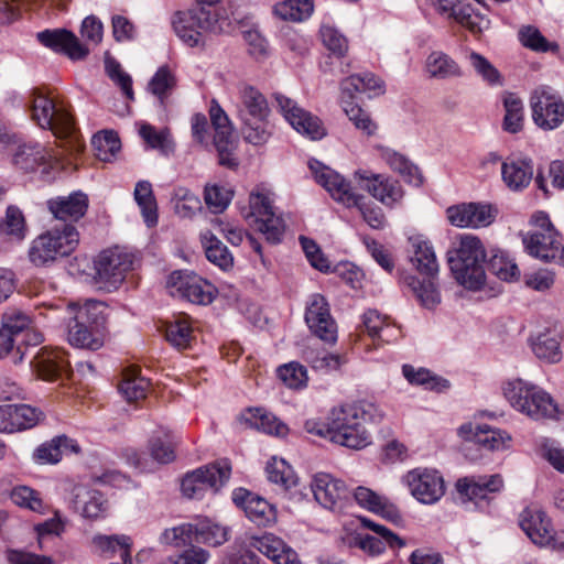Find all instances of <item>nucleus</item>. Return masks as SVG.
<instances>
[{
	"label": "nucleus",
	"mask_w": 564,
	"mask_h": 564,
	"mask_svg": "<svg viewBox=\"0 0 564 564\" xmlns=\"http://www.w3.org/2000/svg\"><path fill=\"white\" fill-rule=\"evenodd\" d=\"M382 419L383 412L377 404L362 400L333 408L325 421L307 420L304 429L310 434L358 451L372 442L366 424L377 423Z\"/></svg>",
	"instance_id": "nucleus-1"
},
{
	"label": "nucleus",
	"mask_w": 564,
	"mask_h": 564,
	"mask_svg": "<svg viewBox=\"0 0 564 564\" xmlns=\"http://www.w3.org/2000/svg\"><path fill=\"white\" fill-rule=\"evenodd\" d=\"M315 181L322 185L330 196L347 207H357L364 220L373 229H382L386 217L382 209L368 200L365 196L352 192L350 184L336 171L317 160L308 162Z\"/></svg>",
	"instance_id": "nucleus-2"
},
{
	"label": "nucleus",
	"mask_w": 564,
	"mask_h": 564,
	"mask_svg": "<svg viewBox=\"0 0 564 564\" xmlns=\"http://www.w3.org/2000/svg\"><path fill=\"white\" fill-rule=\"evenodd\" d=\"M236 109L243 123L246 141L254 145L265 143L272 132L268 121L270 108L264 95L258 88L241 83L237 86Z\"/></svg>",
	"instance_id": "nucleus-3"
},
{
	"label": "nucleus",
	"mask_w": 564,
	"mask_h": 564,
	"mask_svg": "<svg viewBox=\"0 0 564 564\" xmlns=\"http://www.w3.org/2000/svg\"><path fill=\"white\" fill-rule=\"evenodd\" d=\"M79 232L72 224L53 226L29 245L28 260L35 268H48L69 257L78 247Z\"/></svg>",
	"instance_id": "nucleus-4"
},
{
	"label": "nucleus",
	"mask_w": 564,
	"mask_h": 564,
	"mask_svg": "<svg viewBox=\"0 0 564 564\" xmlns=\"http://www.w3.org/2000/svg\"><path fill=\"white\" fill-rule=\"evenodd\" d=\"M486 251L480 239L465 234L449 252L448 263L456 281L468 290H479L486 282Z\"/></svg>",
	"instance_id": "nucleus-5"
},
{
	"label": "nucleus",
	"mask_w": 564,
	"mask_h": 564,
	"mask_svg": "<svg viewBox=\"0 0 564 564\" xmlns=\"http://www.w3.org/2000/svg\"><path fill=\"white\" fill-rule=\"evenodd\" d=\"M43 341V335L32 328L31 317L19 308H8L1 318L0 358L11 356L13 362L23 360L28 345Z\"/></svg>",
	"instance_id": "nucleus-6"
},
{
	"label": "nucleus",
	"mask_w": 564,
	"mask_h": 564,
	"mask_svg": "<svg viewBox=\"0 0 564 564\" xmlns=\"http://www.w3.org/2000/svg\"><path fill=\"white\" fill-rule=\"evenodd\" d=\"M503 395L516 411L533 420L553 419L557 414V405L550 393L523 379L506 382Z\"/></svg>",
	"instance_id": "nucleus-7"
},
{
	"label": "nucleus",
	"mask_w": 564,
	"mask_h": 564,
	"mask_svg": "<svg viewBox=\"0 0 564 564\" xmlns=\"http://www.w3.org/2000/svg\"><path fill=\"white\" fill-rule=\"evenodd\" d=\"M74 316L67 325V340L72 346L97 350L104 345L98 326L104 323V305L97 301H87L84 305L69 304Z\"/></svg>",
	"instance_id": "nucleus-8"
},
{
	"label": "nucleus",
	"mask_w": 564,
	"mask_h": 564,
	"mask_svg": "<svg viewBox=\"0 0 564 564\" xmlns=\"http://www.w3.org/2000/svg\"><path fill=\"white\" fill-rule=\"evenodd\" d=\"M135 258L124 248L113 247L101 251L94 260V281L100 290H117L133 270Z\"/></svg>",
	"instance_id": "nucleus-9"
},
{
	"label": "nucleus",
	"mask_w": 564,
	"mask_h": 564,
	"mask_svg": "<svg viewBox=\"0 0 564 564\" xmlns=\"http://www.w3.org/2000/svg\"><path fill=\"white\" fill-rule=\"evenodd\" d=\"M533 224L535 229L523 237V245L529 254L543 261L564 262V247L549 216L539 213L533 216Z\"/></svg>",
	"instance_id": "nucleus-10"
},
{
	"label": "nucleus",
	"mask_w": 564,
	"mask_h": 564,
	"mask_svg": "<svg viewBox=\"0 0 564 564\" xmlns=\"http://www.w3.org/2000/svg\"><path fill=\"white\" fill-rule=\"evenodd\" d=\"M32 96V119L41 128L52 130L59 137L70 133L73 118L63 104L56 102L41 89H35Z\"/></svg>",
	"instance_id": "nucleus-11"
},
{
	"label": "nucleus",
	"mask_w": 564,
	"mask_h": 564,
	"mask_svg": "<svg viewBox=\"0 0 564 564\" xmlns=\"http://www.w3.org/2000/svg\"><path fill=\"white\" fill-rule=\"evenodd\" d=\"M173 31L177 37L189 47L205 44L203 31H216L217 20L205 8L195 10H178L171 18Z\"/></svg>",
	"instance_id": "nucleus-12"
},
{
	"label": "nucleus",
	"mask_w": 564,
	"mask_h": 564,
	"mask_svg": "<svg viewBox=\"0 0 564 564\" xmlns=\"http://www.w3.org/2000/svg\"><path fill=\"white\" fill-rule=\"evenodd\" d=\"M231 466L226 459L199 467L185 475L182 492L187 498H202L208 489L218 491L229 479Z\"/></svg>",
	"instance_id": "nucleus-13"
},
{
	"label": "nucleus",
	"mask_w": 564,
	"mask_h": 564,
	"mask_svg": "<svg viewBox=\"0 0 564 564\" xmlns=\"http://www.w3.org/2000/svg\"><path fill=\"white\" fill-rule=\"evenodd\" d=\"M166 288L172 296L198 305L210 304L216 295V289L213 284L189 271L172 272L167 279Z\"/></svg>",
	"instance_id": "nucleus-14"
},
{
	"label": "nucleus",
	"mask_w": 564,
	"mask_h": 564,
	"mask_svg": "<svg viewBox=\"0 0 564 564\" xmlns=\"http://www.w3.org/2000/svg\"><path fill=\"white\" fill-rule=\"evenodd\" d=\"M519 524L534 544L552 549L564 547V541L558 540L551 518L541 507H525L519 516Z\"/></svg>",
	"instance_id": "nucleus-15"
},
{
	"label": "nucleus",
	"mask_w": 564,
	"mask_h": 564,
	"mask_svg": "<svg viewBox=\"0 0 564 564\" xmlns=\"http://www.w3.org/2000/svg\"><path fill=\"white\" fill-rule=\"evenodd\" d=\"M534 123L542 130L558 128L564 121V100L550 88H536L530 97Z\"/></svg>",
	"instance_id": "nucleus-16"
},
{
	"label": "nucleus",
	"mask_w": 564,
	"mask_h": 564,
	"mask_svg": "<svg viewBox=\"0 0 564 564\" xmlns=\"http://www.w3.org/2000/svg\"><path fill=\"white\" fill-rule=\"evenodd\" d=\"M403 484L421 503L433 505L445 494L442 475L430 468H414L403 476Z\"/></svg>",
	"instance_id": "nucleus-17"
},
{
	"label": "nucleus",
	"mask_w": 564,
	"mask_h": 564,
	"mask_svg": "<svg viewBox=\"0 0 564 564\" xmlns=\"http://www.w3.org/2000/svg\"><path fill=\"white\" fill-rule=\"evenodd\" d=\"M355 178L361 189L387 207H393L403 198V189L398 181L366 170L355 172Z\"/></svg>",
	"instance_id": "nucleus-18"
},
{
	"label": "nucleus",
	"mask_w": 564,
	"mask_h": 564,
	"mask_svg": "<svg viewBox=\"0 0 564 564\" xmlns=\"http://www.w3.org/2000/svg\"><path fill=\"white\" fill-rule=\"evenodd\" d=\"M498 209L488 203H462L446 209L448 221L459 228H481L491 225Z\"/></svg>",
	"instance_id": "nucleus-19"
},
{
	"label": "nucleus",
	"mask_w": 564,
	"mask_h": 564,
	"mask_svg": "<svg viewBox=\"0 0 564 564\" xmlns=\"http://www.w3.org/2000/svg\"><path fill=\"white\" fill-rule=\"evenodd\" d=\"M432 6L438 14L454 20L474 35H479L489 28V20L463 0H432Z\"/></svg>",
	"instance_id": "nucleus-20"
},
{
	"label": "nucleus",
	"mask_w": 564,
	"mask_h": 564,
	"mask_svg": "<svg viewBox=\"0 0 564 564\" xmlns=\"http://www.w3.org/2000/svg\"><path fill=\"white\" fill-rule=\"evenodd\" d=\"M280 112L285 120L301 134L319 140L325 135L321 120L301 108L296 101L281 94L274 95Z\"/></svg>",
	"instance_id": "nucleus-21"
},
{
	"label": "nucleus",
	"mask_w": 564,
	"mask_h": 564,
	"mask_svg": "<svg viewBox=\"0 0 564 564\" xmlns=\"http://www.w3.org/2000/svg\"><path fill=\"white\" fill-rule=\"evenodd\" d=\"M305 322L319 339L334 344L337 339V325L329 312L324 296L314 294L305 312Z\"/></svg>",
	"instance_id": "nucleus-22"
},
{
	"label": "nucleus",
	"mask_w": 564,
	"mask_h": 564,
	"mask_svg": "<svg viewBox=\"0 0 564 564\" xmlns=\"http://www.w3.org/2000/svg\"><path fill=\"white\" fill-rule=\"evenodd\" d=\"M458 435L469 442H474L488 451H505L511 445V435L500 429L487 424L471 422L459 426Z\"/></svg>",
	"instance_id": "nucleus-23"
},
{
	"label": "nucleus",
	"mask_w": 564,
	"mask_h": 564,
	"mask_svg": "<svg viewBox=\"0 0 564 564\" xmlns=\"http://www.w3.org/2000/svg\"><path fill=\"white\" fill-rule=\"evenodd\" d=\"M209 115L215 129L214 144L218 152L219 163L231 167L236 165V162L231 156L235 144L229 118L216 101L212 102Z\"/></svg>",
	"instance_id": "nucleus-24"
},
{
	"label": "nucleus",
	"mask_w": 564,
	"mask_h": 564,
	"mask_svg": "<svg viewBox=\"0 0 564 564\" xmlns=\"http://www.w3.org/2000/svg\"><path fill=\"white\" fill-rule=\"evenodd\" d=\"M39 42L54 52L63 53L73 61L84 59L88 47L78 37L65 29L44 30L36 34Z\"/></svg>",
	"instance_id": "nucleus-25"
},
{
	"label": "nucleus",
	"mask_w": 564,
	"mask_h": 564,
	"mask_svg": "<svg viewBox=\"0 0 564 564\" xmlns=\"http://www.w3.org/2000/svg\"><path fill=\"white\" fill-rule=\"evenodd\" d=\"M248 545L258 550L275 564H301L296 552L273 533L252 535L249 538Z\"/></svg>",
	"instance_id": "nucleus-26"
},
{
	"label": "nucleus",
	"mask_w": 564,
	"mask_h": 564,
	"mask_svg": "<svg viewBox=\"0 0 564 564\" xmlns=\"http://www.w3.org/2000/svg\"><path fill=\"white\" fill-rule=\"evenodd\" d=\"M42 413L28 404L0 405V432L14 433L35 426Z\"/></svg>",
	"instance_id": "nucleus-27"
},
{
	"label": "nucleus",
	"mask_w": 564,
	"mask_h": 564,
	"mask_svg": "<svg viewBox=\"0 0 564 564\" xmlns=\"http://www.w3.org/2000/svg\"><path fill=\"white\" fill-rule=\"evenodd\" d=\"M39 378L54 380L68 376L70 364L61 348H42L31 362Z\"/></svg>",
	"instance_id": "nucleus-28"
},
{
	"label": "nucleus",
	"mask_w": 564,
	"mask_h": 564,
	"mask_svg": "<svg viewBox=\"0 0 564 564\" xmlns=\"http://www.w3.org/2000/svg\"><path fill=\"white\" fill-rule=\"evenodd\" d=\"M234 501L243 508L246 516L257 525L268 527L276 521V510L265 499L242 489L234 492Z\"/></svg>",
	"instance_id": "nucleus-29"
},
{
	"label": "nucleus",
	"mask_w": 564,
	"mask_h": 564,
	"mask_svg": "<svg viewBox=\"0 0 564 564\" xmlns=\"http://www.w3.org/2000/svg\"><path fill=\"white\" fill-rule=\"evenodd\" d=\"M72 508L87 519L102 517L108 509V501L104 495L84 485H76L72 489Z\"/></svg>",
	"instance_id": "nucleus-30"
},
{
	"label": "nucleus",
	"mask_w": 564,
	"mask_h": 564,
	"mask_svg": "<svg viewBox=\"0 0 564 564\" xmlns=\"http://www.w3.org/2000/svg\"><path fill=\"white\" fill-rule=\"evenodd\" d=\"M47 207L55 219L63 224H72L79 220L87 212L88 197L82 192H75L68 196H58L47 200Z\"/></svg>",
	"instance_id": "nucleus-31"
},
{
	"label": "nucleus",
	"mask_w": 564,
	"mask_h": 564,
	"mask_svg": "<svg viewBox=\"0 0 564 564\" xmlns=\"http://www.w3.org/2000/svg\"><path fill=\"white\" fill-rule=\"evenodd\" d=\"M425 276L421 280L411 273H404L400 278V283L423 307L432 310L441 303V293L436 283L437 275Z\"/></svg>",
	"instance_id": "nucleus-32"
},
{
	"label": "nucleus",
	"mask_w": 564,
	"mask_h": 564,
	"mask_svg": "<svg viewBox=\"0 0 564 564\" xmlns=\"http://www.w3.org/2000/svg\"><path fill=\"white\" fill-rule=\"evenodd\" d=\"M315 500L326 509H333L347 495L344 481L327 473H317L311 482Z\"/></svg>",
	"instance_id": "nucleus-33"
},
{
	"label": "nucleus",
	"mask_w": 564,
	"mask_h": 564,
	"mask_svg": "<svg viewBox=\"0 0 564 564\" xmlns=\"http://www.w3.org/2000/svg\"><path fill=\"white\" fill-rule=\"evenodd\" d=\"M503 487V479L500 475L465 477L458 479L457 491L476 503L488 499L489 494L498 492Z\"/></svg>",
	"instance_id": "nucleus-34"
},
{
	"label": "nucleus",
	"mask_w": 564,
	"mask_h": 564,
	"mask_svg": "<svg viewBox=\"0 0 564 564\" xmlns=\"http://www.w3.org/2000/svg\"><path fill=\"white\" fill-rule=\"evenodd\" d=\"M533 172V164L529 159L509 158L501 162L502 182L513 192H520L528 187Z\"/></svg>",
	"instance_id": "nucleus-35"
},
{
	"label": "nucleus",
	"mask_w": 564,
	"mask_h": 564,
	"mask_svg": "<svg viewBox=\"0 0 564 564\" xmlns=\"http://www.w3.org/2000/svg\"><path fill=\"white\" fill-rule=\"evenodd\" d=\"M362 523L378 534V536L360 535L356 539V543L365 552L377 555L384 551L387 544L391 547H402L404 545V542L386 527L367 519H362Z\"/></svg>",
	"instance_id": "nucleus-36"
},
{
	"label": "nucleus",
	"mask_w": 564,
	"mask_h": 564,
	"mask_svg": "<svg viewBox=\"0 0 564 564\" xmlns=\"http://www.w3.org/2000/svg\"><path fill=\"white\" fill-rule=\"evenodd\" d=\"M364 326L372 339L392 344L401 338V328L387 315L368 310L362 316Z\"/></svg>",
	"instance_id": "nucleus-37"
},
{
	"label": "nucleus",
	"mask_w": 564,
	"mask_h": 564,
	"mask_svg": "<svg viewBox=\"0 0 564 564\" xmlns=\"http://www.w3.org/2000/svg\"><path fill=\"white\" fill-rule=\"evenodd\" d=\"M410 261L422 275H437L438 263L431 243L422 236L409 238Z\"/></svg>",
	"instance_id": "nucleus-38"
},
{
	"label": "nucleus",
	"mask_w": 564,
	"mask_h": 564,
	"mask_svg": "<svg viewBox=\"0 0 564 564\" xmlns=\"http://www.w3.org/2000/svg\"><path fill=\"white\" fill-rule=\"evenodd\" d=\"M354 498L360 507L380 514L393 523L401 521V513L399 509L393 503L389 502L386 497L378 495L369 488H356L354 491Z\"/></svg>",
	"instance_id": "nucleus-39"
},
{
	"label": "nucleus",
	"mask_w": 564,
	"mask_h": 564,
	"mask_svg": "<svg viewBox=\"0 0 564 564\" xmlns=\"http://www.w3.org/2000/svg\"><path fill=\"white\" fill-rule=\"evenodd\" d=\"M240 419L247 426L265 434L285 436L289 432L283 422L262 408L248 409L241 414Z\"/></svg>",
	"instance_id": "nucleus-40"
},
{
	"label": "nucleus",
	"mask_w": 564,
	"mask_h": 564,
	"mask_svg": "<svg viewBox=\"0 0 564 564\" xmlns=\"http://www.w3.org/2000/svg\"><path fill=\"white\" fill-rule=\"evenodd\" d=\"M91 545L94 552L100 555H105L107 557H112L117 551L120 549V557L124 564H132L131 557V538L124 534H96L91 539Z\"/></svg>",
	"instance_id": "nucleus-41"
},
{
	"label": "nucleus",
	"mask_w": 564,
	"mask_h": 564,
	"mask_svg": "<svg viewBox=\"0 0 564 564\" xmlns=\"http://www.w3.org/2000/svg\"><path fill=\"white\" fill-rule=\"evenodd\" d=\"M67 452L78 453V444L65 435H58L41 444L34 452V459L40 464H57Z\"/></svg>",
	"instance_id": "nucleus-42"
},
{
	"label": "nucleus",
	"mask_w": 564,
	"mask_h": 564,
	"mask_svg": "<svg viewBox=\"0 0 564 564\" xmlns=\"http://www.w3.org/2000/svg\"><path fill=\"white\" fill-rule=\"evenodd\" d=\"M532 351L536 358L547 364L562 360L561 336L555 330L540 333L531 341Z\"/></svg>",
	"instance_id": "nucleus-43"
},
{
	"label": "nucleus",
	"mask_w": 564,
	"mask_h": 564,
	"mask_svg": "<svg viewBox=\"0 0 564 564\" xmlns=\"http://www.w3.org/2000/svg\"><path fill=\"white\" fill-rule=\"evenodd\" d=\"M379 156L395 172L401 174L404 180L419 186L422 184V175L419 169L413 165L403 154L386 147H377Z\"/></svg>",
	"instance_id": "nucleus-44"
},
{
	"label": "nucleus",
	"mask_w": 564,
	"mask_h": 564,
	"mask_svg": "<svg viewBox=\"0 0 564 564\" xmlns=\"http://www.w3.org/2000/svg\"><path fill=\"white\" fill-rule=\"evenodd\" d=\"M166 340L178 350L191 347L194 340V329L189 316L178 314L165 327Z\"/></svg>",
	"instance_id": "nucleus-45"
},
{
	"label": "nucleus",
	"mask_w": 564,
	"mask_h": 564,
	"mask_svg": "<svg viewBox=\"0 0 564 564\" xmlns=\"http://www.w3.org/2000/svg\"><path fill=\"white\" fill-rule=\"evenodd\" d=\"M268 480L283 492L297 486L299 478L292 466L283 458L272 457L265 467Z\"/></svg>",
	"instance_id": "nucleus-46"
},
{
	"label": "nucleus",
	"mask_w": 564,
	"mask_h": 564,
	"mask_svg": "<svg viewBox=\"0 0 564 564\" xmlns=\"http://www.w3.org/2000/svg\"><path fill=\"white\" fill-rule=\"evenodd\" d=\"M425 70L430 77L448 79L463 75L460 66L443 52H432L425 62Z\"/></svg>",
	"instance_id": "nucleus-47"
},
{
	"label": "nucleus",
	"mask_w": 564,
	"mask_h": 564,
	"mask_svg": "<svg viewBox=\"0 0 564 564\" xmlns=\"http://www.w3.org/2000/svg\"><path fill=\"white\" fill-rule=\"evenodd\" d=\"M133 196L147 226H155L158 224V204L151 183L148 181H139L135 184Z\"/></svg>",
	"instance_id": "nucleus-48"
},
{
	"label": "nucleus",
	"mask_w": 564,
	"mask_h": 564,
	"mask_svg": "<svg viewBox=\"0 0 564 564\" xmlns=\"http://www.w3.org/2000/svg\"><path fill=\"white\" fill-rule=\"evenodd\" d=\"M200 241L208 261L219 267L221 270H227L232 267L234 258L231 253L210 230L200 234Z\"/></svg>",
	"instance_id": "nucleus-49"
},
{
	"label": "nucleus",
	"mask_w": 564,
	"mask_h": 564,
	"mask_svg": "<svg viewBox=\"0 0 564 564\" xmlns=\"http://www.w3.org/2000/svg\"><path fill=\"white\" fill-rule=\"evenodd\" d=\"M47 149L39 143H22L19 144L13 153V164L24 171H37V163L40 160L47 159Z\"/></svg>",
	"instance_id": "nucleus-50"
},
{
	"label": "nucleus",
	"mask_w": 564,
	"mask_h": 564,
	"mask_svg": "<svg viewBox=\"0 0 564 564\" xmlns=\"http://www.w3.org/2000/svg\"><path fill=\"white\" fill-rule=\"evenodd\" d=\"M140 135L145 143L162 155L169 156L175 151V142L167 128L158 130L153 126L144 123L140 127Z\"/></svg>",
	"instance_id": "nucleus-51"
},
{
	"label": "nucleus",
	"mask_w": 564,
	"mask_h": 564,
	"mask_svg": "<svg viewBox=\"0 0 564 564\" xmlns=\"http://www.w3.org/2000/svg\"><path fill=\"white\" fill-rule=\"evenodd\" d=\"M344 94L352 97L354 93H366L376 96L383 93L382 82L370 73L352 75L341 83Z\"/></svg>",
	"instance_id": "nucleus-52"
},
{
	"label": "nucleus",
	"mask_w": 564,
	"mask_h": 564,
	"mask_svg": "<svg viewBox=\"0 0 564 564\" xmlns=\"http://www.w3.org/2000/svg\"><path fill=\"white\" fill-rule=\"evenodd\" d=\"M273 12L282 20L300 22L312 14L313 2L312 0H284L274 6Z\"/></svg>",
	"instance_id": "nucleus-53"
},
{
	"label": "nucleus",
	"mask_w": 564,
	"mask_h": 564,
	"mask_svg": "<svg viewBox=\"0 0 564 564\" xmlns=\"http://www.w3.org/2000/svg\"><path fill=\"white\" fill-rule=\"evenodd\" d=\"M519 42L525 48L538 53L557 52L558 45L555 42H549L542 33L533 25H522L518 31Z\"/></svg>",
	"instance_id": "nucleus-54"
},
{
	"label": "nucleus",
	"mask_w": 564,
	"mask_h": 564,
	"mask_svg": "<svg viewBox=\"0 0 564 564\" xmlns=\"http://www.w3.org/2000/svg\"><path fill=\"white\" fill-rule=\"evenodd\" d=\"M149 381L129 370L123 373V378L119 384V391L128 402H137L147 397L149 391Z\"/></svg>",
	"instance_id": "nucleus-55"
},
{
	"label": "nucleus",
	"mask_w": 564,
	"mask_h": 564,
	"mask_svg": "<svg viewBox=\"0 0 564 564\" xmlns=\"http://www.w3.org/2000/svg\"><path fill=\"white\" fill-rule=\"evenodd\" d=\"M229 532L226 527L213 523L209 520L195 524V542L209 546H219L227 542Z\"/></svg>",
	"instance_id": "nucleus-56"
},
{
	"label": "nucleus",
	"mask_w": 564,
	"mask_h": 564,
	"mask_svg": "<svg viewBox=\"0 0 564 564\" xmlns=\"http://www.w3.org/2000/svg\"><path fill=\"white\" fill-rule=\"evenodd\" d=\"M506 115L503 129L510 133L519 132L523 127V106L519 97L508 94L503 99Z\"/></svg>",
	"instance_id": "nucleus-57"
},
{
	"label": "nucleus",
	"mask_w": 564,
	"mask_h": 564,
	"mask_svg": "<svg viewBox=\"0 0 564 564\" xmlns=\"http://www.w3.org/2000/svg\"><path fill=\"white\" fill-rule=\"evenodd\" d=\"M173 200L174 210L182 218H192L202 208L198 196L185 187L175 188Z\"/></svg>",
	"instance_id": "nucleus-58"
},
{
	"label": "nucleus",
	"mask_w": 564,
	"mask_h": 564,
	"mask_svg": "<svg viewBox=\"0 0 564 564\" xmlns=\"http://www.w3.org/2000/svg\"><path fill=\"white\" fill-rule=\"evenodd\" d=\"M11 500L14 505L34 512L43 513L45 505L41 494L28 486H17L11 491Z\"/></svg>",
	"instance_id": "nucleus-59"
},
{
	"label": "nucleus",
	"mask_w": 564,
	"mask_h": 564,
	"mask_svg": "<svg viewBox=\"0 0 564 564\" xmlns=\"http://www.w3.org/2000/svg\"><path fill=\"white\" fill-rule=\"evenodd\" d=\"M93 145L96 156L104 162L111 161L121 147L118 135L112 131H105L94 135Z\"/></svg>",
	"instance_id": "nucleus-60"
},
{
	"label": "nucleus",
	"mask_w": 564,
	"mask_h": 564,
	"mask_svg": "<svg viewBox=\"0 0 564 564\" xmlns=\"http://www.w3.org/2000/svg\"><path fill=\"white\" fill-rule=\"evenodd\" d=\"M160 542L183 547L195 542V524L183 523L181 525L170 528L163 531Z\"/></svg>",
	"instance_id": "nucleus-61"
},
{
	"label": "nucleus",
	"mask_w": 564,
	"mask_h": 564,
	"mask_svg": "<svg viewBox=\"0 0 564 564\" xmlns=\"http://www.w3.org/2000/svg\"><path fill=\"white\" fill-rule=\"evenodd\" d=\"M402 373L411 384L423 386L430 390H441L447 387L446 381H441L424 368L415 369L411 365H404L402 367Z\"/></svg>",
	"instance_id": "nucleus-62"
},
{
	"label": "nucleus",
	"mask_w": 564,
	"mask_h": 564,
	"mask_svg": "<svg viewBox=\"0 0 564 564\" xmlns=\"http://www.w3.org/2000/svg\"><path fill=\"white\" fill-rule=\"evenodd\" d=\"M467 61L475 73L489 85H501V76L498 69L481 54L470 52Z\"/></svg>",
	"instance_id": "nucleus-63"
},
{
	"label": "nucleus",
	"mask_w": 564,
	"mask_h": 564,
	"mask_svg": "<svg viewBox=\"0 0 564 564\" xmlns=\"http://www.w3.org/2000/svg\"><path fill=\"white\" fill-rule=\"evenodd\" d=\"M257 229L262 232L267 240L272 243H278L282 240L285 225L283 219L275 215V212L265 215L254 221Z\"/></svg>",
	"instance_id": "nucleus-64"
}]
</instances>
